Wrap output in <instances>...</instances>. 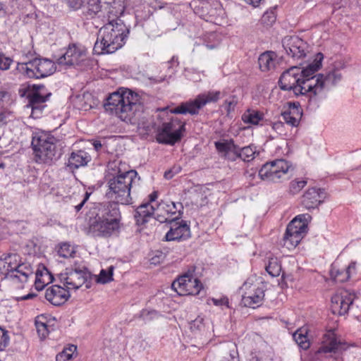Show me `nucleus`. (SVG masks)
I'll use <instances>...</instances> for the list:
<instances>
[{
    "label": "nucleus",
    "instance_id": "f257e3e1",
    "mask_svg": "<svg viewBox=\"0 0 361 361\" xmlns=\"http://www.w3.org/2000/svg\"><path fill=\"white\" fill-rule=\"evenodd\" d=\"M124 11V0H114L109 7L108 16L101 20L103 25L97 33L93 48L94 54H113L126 44L130 30L119 18Z\"/></svg>",
    "mask_w": 361,
    "mask_h": 361
},
{
    "label": "nucleus",
    "instance_id": "f03ea898",
    "mask_svg": "<svg viewBox=\"0 0 361 361\" xmlns=\"http://www.w3.org/2000/svg\"><path fill=\"white\" fill-rule=\"evenodd\" d=\"M323 54L318 53L314 60L305 68H301L293 66L285 71L279 81V87L285 91H292L298 96H305L310 98V81L311 75L314 74L321 67Z\"/></svg>",
    "mask_w": 361,
    "mask_h": 361
},
{
    "label": "nucleus",
    "instance_id": "7ed1b4c3",
    "mask_svg": "<svg viewBox=\"0 0 361 361\" xmlns=\"http://www.w3.org/2000/svg\"><path fill=\"white\" fill-rule=\"evenodd\" d=\"M105 110L126 123H133L143 111L140 96L128 89H120L113 92L104 104Z\"/></svg>",
    "mask_w": 361,
    "mask_h": 361
},
{
    "label": "nucleus",
    "instance_id": "20e7f679",
    "mask_svg": "<svg viewBox=\"0 0 361 361\" xmlns=\"http://www.w3.org/2000/svg\"><path fill=\"white\" fill-rule=\"evenodd\" d=\"M140 178L134 170H130L107 179L106 197L113 200L112 203L128 205L132 203L131 192L135 188Z\"/></svg>",
    "mask_w": 361,
    "mask_h": 361
},
{
    "label": "nucleus",
    "instance_id": "39448f33",
    "mask_svg": "<svg viewBox=\"0 0 361 361\" xmlns=\"http://www.w3.org/2000/svg\"><path fill=\"white\" fill-rule=\"evenodd\" d=\"M0 272L17 288H23L33 276L34 269L30 263L22 261L20 255L11 253L0 259Z\"/></svg>",
    "mask_w": 361,
    "mask_h": 361
},
{
    "label": "nucleus",
    "instance_id": "423d86ee",
    "mask_svg": "<svg viewBox=\"0 0 361 361\" xmlns=\"http://www.w3.org/2000/svg\"><path fill=\"white\" fill-rule=\"evenodd\" d=\"M121 215L116 203H108L100 215L90 226V231L96 236L110 237L119 232Z\"/></svg>",
    "mask_w": 361,
    "mask_h": 361
},
{
    "label": "nucleus",
    "instance_id": "0eeeda50",
    "mask_svg": "<svg viewBox=\"0 0 361 361\" xmlns=\"http://www.w3.org/2000/svg\"><path fill=\"white\" fill-rule=\"evenodd\" d=\"M56 141L54 136L44 133L33 136L31 145L37 163L50 165L58 159Z\"/></svg>",
    "mask_w": 361,
    "mask_h": 361
},
{
    "label": "nucleus",
    "instance_id": "6e6552de",
    "mask_svg": "<svg viewBox=\"0 0 361 361\" xmlns=\"http://www.w3.org/2000/svg\"><path fill=\"white\" fill-rule=\"evenodd\" d=\"M16 71L27 78H43L53 74L56 71V66L50 59L35 58L27 61L18 62Z\"/></svg>",
    "mask_w": 361,
    "mask_h": 361
},
{
    "label": "nucleus",
    "instance_id": "1a4fd4ad",
    "mask_svg": "<svg viewBox=\"0 0 361 361\" xmlns=\"http://www.w3.org/2000/svg\"><path fill=\"white\" fill-rule=\"evenodd\" d=\"M311 216L308 214L296 216L287 226L283 238V245L288 250L294 249L307 232L308 221Z\"/></svg>",
    "mask_w": 361,
    "mask_h": 361
},
{
    "label": "nucleus",
    "instance_id": "9d476101",
    "mask_svg": "<svg viewBox=\"0 0 361 361\" xmlns=\"http://www.w3.org/2000/svg\"><path fill=\"white\" fill-rule=\"evenodd\" d=\"M221 96L219 91H210L207 93L200 94L195 99L181 103L178 106L171 110L176 114L197 115L207 104L217 102Z\"/></svg>",
    "mask_w": 361,
    "mask_h": 361
},
{
    "label": "nucleus",
    "instance_id": "9b49d317",
    "mask_svg": "<svg viewBox=\"0 0 361 361\" xmlns=\"http://www.w3.org/2000/svg\"><path fill=\"white\" fill-rule=\"evenodd\" d=\"M185 130V123L178 118L164 122L159 128L156 140L159 143L173 145L179 142Z\"/></svg>",
    "mask_w": 361,
    "mask_h": 361
},
{
    "label": "nucleus",
    "instance_id": "f8f14e48",
    "mask_svg": "<svg viewBox=\"0 0 361 361\" xmlns=\"http://www.w3.org/2000/svg\"><path fill=\"white\" fill-rule=\"evenodd\" d=\"M342 75L337 71L329 72L327 74L311 75L310 84V98L319 97L330 90L341 80Z\"/></svg>",
    "mask_w": 361,
    "mask_h": 361
},
{
    "label": "nucleus",
    "instance_id": "ddd939ff",
    "mask_svg": "<svg viewBox=\"0 0 361 361\" xmlns=\"http://www.w3.org/2000/svg\"><path fill=\"white\" fill-rule=\"evenodd\" d=\"M290 166L284 159H276L264 164L259 171L263 180L277 182L288 171Z\"/></svg>",
    "mask_w": 361,
    "mask_h": 361
},
{
    "label": "nucleus",
    "instance_id": "4468645a",
    "mask_svg": "<svg viewBox=\"0 0 361 361\" xmlns=\"http://www.w3.org/2000/svg\"><path fill=\"white\" fill-rule=\"evenodd\" d=\"M172 288L180 295H196L200 293L203 286L198 279L187 273L173 282Z\"/></svg>",
    "mask_w": 361,
    "mask_h": 361
},
{
    "label": "nucleus",
    "instance_id": "2eb2a0df",
    "mask_svg": "<svg viewBox=\"0 0 361 361\" xmlns=\"http://www.w3.org/2000/svg\"><path fill=\"white\" fill-rule=\"evenodd\" d=\"M347 348L345 343L338 340L334 334H329L326 335L318 353L326 355V357L332 358L333 361H343L341 355Z\"/></svg>",
    "mask_w": 361,
    "mask_h": 361
},
{
    "label": "nucleus",
    "instance_id": "dca6fc26",
    "mask_svg": "<svg viewBox=\"0 0 361 361\" xmlns=\"http://www.w3.org/2000/svg\"><path fill=\"white\" fill-rule=\"evenodd\" d=\"M243 293L242 303L245 307L255 308L262 303L264 293L257 283H253L250 280L246 281L240 288Z\"/></svg>",
    "mask_w": 361,
    "mask_h": 361
},
{
    "label": "nucleus",
    "instance_id": "f3484780",
    "mask_svg": "<svg viewBox=\"0 0 361 361\" xmlns=\"http://www.w3.org/2000/svg\"><path fill=\"white\" fill-rule=\"evenodd\" d=\"M89 273L86 270L66 269L58 275L59 282L69 291L77 290L87 281Z\"/></svg>",
    "mask_w": 361,
    "mask_h": 361
},
{
    "label": "nucleus",
    "instance_id": "a211bd4d",
    "mask_svg": "<svg viewBox=\"0 0 361 361\" xmlns=\"http://www.w3.org/2000/svg\"><path fill=\"white\" fill-rule=\"evenodd\" d=\"M86 58L87 49L85 47L71 44L66 49L64 54L58 58L57 63L59 65L76 66L83 62Z\"/></svg>",
    "mask_w": 361,
    "mask_h": 361
},
{
    "label": "nucleus",
    "instance_id": "6ab92c4d",
    "mask_svg": "<svg viewBox=\"0 0 361 361\" xmlns=\"http://www.w3.org/2000/svg\"><path fill=\"white\" fill-rule=\"evenodd\" d=\"M183 210L181 202H173L169 199L161 200L157 204L156 219L161 223L170 221L169 217L177 214L176 217L180 218Z\"/></svg>",
    "mask_w": 361,
    "mask_h": 361
},
{
    "label": "nucleus",
    "instance_id": "aec40b11",
    "mask_svg": "<svg viewBox=\"0 0 361 361\" xmlns=\"http://www.w3.org/2000/svg\"><path fill=\"white\" fill-rule=\"evenodd\" d=\"M355 298L354 293L348 290H340L331 297V309L334 314H346Z\"/></svg>",
    "mask_w": 361,
    "mask_h": 361
},
{
    "label": "nucleus",
    "instance_id": "412c9836",
    "mask_svg": "<svg viewBox=\"0 0 361 361\" xmlns=\"http://www.w3.org/2000/svg\"><path fill=\"white\" fill-rule=\"evenodd\" d=\"M283 46L287 54L293 59H300L306 56L307 45L298 36L286 37Z\"/></svg>",
    "mask_w": 361,
    "mask_h": 361
},
{
    "label": "nucleus",
    "instance_id": "4be33fe9",
    "mask_svg": "<svg viewBox=\"0 0 361 361\" xmlns=\"http://www.w3.org/2000/svg\"><path fill=\"white\" fill-rule=\"evenodd\" d=\"M177 217L171 219L170 229L165 235L166 240H185L190 236L189 226L183 221H176Z\"/></svg>",
    "mask_w": 361,
    "mask_h": 361
},
{
    "label": "nucleus",
    "instance_id": "5701e85b",
    "mask_svg": "<svg viewBox=\"0 0 361 361\" xmlns=\"http://www.w3.org/2000/svg\"><path fill=\"white\" fill-rule=\"evenodd\" d=\"M44 89V86H39L35 91L30 92L27 96L29 105L32 109V115L35 118L40 116L43 109L47 106L46 102L51 94L47 93L44 95L42 92Z\"/></svg>",
    "mask_w": 361,
    "mask_h": 361
},
{
    "label": "nucleus",
    "instance_id": "b1692460",
    "mask_svg": "<svg viewBox=\"0 0 361 361\" xmlns=\"http://www.w3.org/2000/svg\"><path fill=\"white\" fill-rule=\"evenodd\" d=\"M157 197L158 192H152L149 195V202L142 204L137 208L135 214V219L137 225H143L148 222L152 214L154 213L156 214V209L151 204V203L156 201Z\"/></svg>",
    "mask_w": 361,
    "mask_h": 361
},
{
    "label": "nucleus",
    "instance_id": "393cba45",
    "mask_svg": "<svg viewBox=\"0 0 361 361\" xmlns=\"http://www.w3.org/2000/svg\"><path fill=\"white\" fill-rule=\"evenodd\" d=\"M326 197L323 189L311 188L305 191L302 197V205L307 210L314 209L321 204Z\"/></svg>",
    "mask_w": 361,
    "mask_h": 361
},
{
    "label": "nucleus",
    "instance_id": "a878e982",
    "mask_svg": "<svg viewBox=\"0 0 361 361\" xmlns=\"http://www.w3.org/2000/svg\"><path fill=\"white\" fill-rule=\"evenodd\" d=\"M69 290L61 285H53L47 288L45 298L52 305L59 306L70 298Z\"/></svg>",
    "mask_w": 361,
    "mask_h": 361
},
{
    "label": "nucleus",
    "instance_id": "bb28decb",
    "mask_svg": "<svg viewBox=\"0 0 361 361\" xmlns=\"http://www.w3.org/2000/svg\"><path fill=\"white\" fill-rule=\"evenodd\" d=\"M216 150L227 160L234 161L239 158V147L233 140H224L214 143Z\"/></svg>",
    "mask_w": 361,
    "mask_h": 361
},
{
    "label": "nucleus",
    "instance_id": "cd10ccee",
    "mask_svg": "<svg viewBox=\"0 0 361 361\" xmlns=\"http://www.w3.org/2000/svg\"><path fill=\"white\" fill-rule=\"evenodd\" d=\"M356 273V262H351L347 267L340 268L336 264H333L330 270L331 277L334 281L343 283L349 280L351 276Z\"/></svg>",
    "mask_w": 361,
    "mask_h": 361
},
{
    "label": "nucleus",
    "instance_id": "c85d7f7f",
    "mask_svg": "<svg viewBox=\"0 0 361 361\" xmlns=\"http://www.w3.org/2000/svg\"><path fill=\"white\" fill-rule=\"evenodd\" d=\"M258 63L263 72L274 70L278 63L277 54L271 51H265L259 56Z\"/></svg>",
    "mask_w": 361,
    "mask_h": 361
},
{
    "label": "nucleus",
    "instance_id": "c756f323",
    "mask_svg": "<svg viewBox=\"0 0 361 361\" xmlns=\"http://www.w3.org/2000/svg\"><path fill=\"white\" fill-rule=\"evenodd\" d=\"M91 160V157L84 150L73 152L68 161V166L72 169L85 166Z\"/></svg>",
    "mask_w": 361,
    "mask_h": 361
},
{
    "label": "nucleus",
    "instance_id": "7c9ffc66",
    "mask_svg": "<svg viewBox=\"0 0 361 361\" xmlns=\"http://www.w3.org/2000/svg\"><path fill=\"white\" fill-rule=\"evenodd\" d=\"M220 353L221 355V361H235L238 355L235 344L231 342L224 343L221 346Z\"/></svg>",
    "mask_w": 361,
    "mask_h": 361
},
{
    "label": "nucleus",
    "instance_id": "2f4dec72",
    "mask_svg": "<svg viewBox=\"0 0 361 361\" xmlns=\"http://www.w3.org/2000/svg\"><path fill=\"white\" fill-rule=\"evenodd\" d=\"M264 114L255 110H247L242 115V120L246 124L257 125L263 119Z\"/></svg>",
    "mask_w": 361,
    "mask_h": 361
},
{
    "label": "nucleus",
    "instance_id": "473e14b6",
    "mask_svg": "<svg viewBox=\"0 0 361 361\" xmlns=\"http://www.w3.org/2000/svg\"><path fill=\"white\" fill-rule=\"evenodd\" d=\"M307 329L301 328L298 329L293 335V339L298 346L303 350L309 348L310 343L307 336Z\"/></svg>",
    "mask_w": 361,
    "mask_h": 361
},
{
    "label": "nucleus",
    "instance_id": "72a5a7b5",
    "mask_svg": "<svg viewBox=\"0 0 361 361\" xmlns=\"http://www.w3.org/2000/svg\"><path fill=\"white\" fill-rule=\"evenodd\" d=\"M53 276L45 269L44 272H42L39 274L36 273L35 286V288L38 290H42L46 285L52 281Z\"/></svg>",
    "mask_w": 361,
    "mask_h": 361
},
{
    "label": "nucleus",
    "instance_id": "f704fd0d",
    "mask_svg": "<svg viewBox=\"0 0 361 361\" xmlns=\"http://www.w3.org/2000/svg\"><path fill=\"white\" fill-rule=\"evenodd\" d=\"M175 62V57H173L170 61L165 63L163 65L164 68H167V74H162L161 75H157L155 77L149 78V80L154 81V82H161L163 81L167 80L170 78L175 73V69L173 67V64Z\"/></svg>",
    "mask_w": 361,
    "mask_h": 361
},
{
    "label": "nucleus",
    "instance_id": "c9c22d12",
    "mask_svg": "<svg viewBox=\"0 0 361 361\" xmlns=\"http://www.w3.org/2000/svg\"><path fill=\"white\" fill-rule=\"evenodd\" d=\"M35 326L37 331L42 338H46L49 333L54 329L47 324L46 318L43 317L37 318L35 320Z\"/></svg>",
    "mask_w": 361,
    "mask_h": 361
},
{
    "label": "nucleus",
    "instance_id": "e433bc0d",
    "mask_svg": "<svg viewBox=\"0 0 361 361\" xmlns=\"http://www.w3.org/2000/svg\"><path fill=\"white\" fill-rule=\"evenodd\" d=\"M266 271L272 277L279 276L281 271V266L277 257H271L268 264L265 267Z\"/></svg>",
    "mask_w": 361,
    "mask_h": 361
},
{
    "label": "nucleus",
    "instance_id": "4c0bfd02",
    "mask_svg": "<svg viewBox=\"0 0 361 361\" xmlns=\"http://www.w3.org/2000/svg\"><path fill=\"white\" fill-rule=\"evenodd\" d=\"M302 111H297L296 113H291L288 111H285L282 113V117L285 122L291 126H298L300 122V120L302 116Z\"/></svg>",
    "mask_w": 361,
    "mask_h": 361
},
{
    "label": "nucleus",
    "instance_id": "58836bf2",
    "mask_svg": "<svg viewBox=\"0 0 361 361\" xmlns=\"http://www.w3.org/2000/svg\"><path fill=\"white\" fill-rule=\"evenodd\" d=\"M256 154L255 147L249 145L243 148L239 147V158L244 161H250L255 158Z\"/></svg>",
    "mask_w": 361,
    "mask_h": 361
},
{
    "label": "nucleus",
    "instance_id": "ea45409f",
    "mask_svg": "<svg viewBox=\"0 0 361 361\" xmlns=\"http://www.w3.org/2000/svg\"><path fill=\"white\" fill-rule=\"evenodd\" d=\"M75 350L76 346L71 345L68 348L63 349L62 352L56 356V361H68L71 360Z\"/></svg>",
    "mask_w": 361,
    "mask_h": 361
},
{
    "label": "nucleus",
    "instance_id": "a19ab883",
    "mask_svg": "<svg viewBox=\"0 0 361 361\" xmlns=\"http://www.w3.org/2000/svg\"><path fill=\"white\" fill-rule=\"evenodd\" d=\"M113 270L114 267L111 266L108 270L102 269L97 281L99 283H106L113 280Z\"/></svg>",
    "mask_w": 361,
    "mask_h": 361
},
{
    "label": "nucleus",
    "instance_id": "79ce46f5",
    "mask_svg": "<svg viewBox=\"0 0 361 361\" xmlns=\"http://www.w3.org/2000/svg\"><path fill=\"white\" fill-rule=\"evenodd\" d=\"M58 255L63 258H68L73 256L75 253L73 247L68 243H63L60 245L58 251Z\"/></svg>",
    "mask_w": 361,
    "mask_h": 361
},
{
    "label": "nucleus",
    "instance_id": "37998d69",
    "mask_svg": "<svg viewBox=\"0 0 361 361\" xmlns=\"http://www.w3.org/2000/svg\"><path fill=\"white\" fill-rule=\"evenodd\" d=\"M307 184L305 180H294L290 183V192L293 194L299 192Z\"/></svg>",
    "mask_w": 361,
    "mask_h": 361
},
{
    "label": "nucleus",
    "instance_id": "c03bdc74",
    "mask_svg": "<svg viewBox=\"0 0 361 361\" xmlns=\"http://www.w3.org/2000/svg\"><path fill=\"white\" fill-rule=\"evenodd\" d=\"M9 343L8 332L0 327V351L3 350Z\"/></svg>",
    "mask_w": 361,
    "mask_h": 361
},
{
    "label": "nucleus",
    "instance_id": "a18cd8bd",
    "mask_svg": "<svg viewBox=\"0 0 361 361\" xmlns=\"http://www.w3.org/2000/svg\"><path fill=\"white\" fill-rule=\"evenodd\" d=\"M276 21V16L273 12H266L262 17V23L271 25Z\"/></svg>",
    "mask_w": 361,
    "mask_h": 361
},
{
    "label": "nucleus",
    "instance_id": "49530a36",
    "mask_svg": "<svg viewBox=\"0 0 361 361\" xmlns=\"http://www.w3.org/2000/svg\"><path fill=\"white\" fill-rule=\"evenodd\" d=\"M13 60L8 57L5 56L4 54H0V70L6 71L8 70Z\"/></svg>",
    "mask_w": 361,
    "mask_h": 361
},
{
    "label": "nucleus",
    "instance_id": "de8ad7c7",
    "mask_svg": "<svg viewBox=\"0 0 361 361\" xmlns=\"http://www.w3.org/2000/svg\"><path fill=\"white\" fill-rule=\"evenodd\" d=\"M85 0H65L68 6L73 10L79 9L83 4Z\"/></svg>",
    "mask_w": 361,
    "mask_h": 361
},
{
    "label": "nucleus",
    "instance_id": "09e8293b",
    "mask_svg": "<svg viewBox=\"0 0 361 361\" xmlns=\"http://www.w3.org/2000/svg\"><path fill=\"white\" fill-rule=\"evenodd\" d=\"M181 171V167L180 166H174L171 169L166 171L164 173V178L166 179L172 178L176 174L178 173Z\"/></svg>",
    "mask_w": 361,
    "mask_h": 361
},
{
    "label": "nucleus",
    "instance_id": "8fccbe9b",
    "mask_svg": "<svg viewBox=\"0 0 361 361\" xmlns=\"http://www.w3.org/2000/svg\"><path fill=\"white\" fill-rule=\"evenodd\" d=\"M10 100V94L6 90L0 88V104H7Z\"/></svg>",
    "mask_w": 361,
    "mask_h": 361
},
{
    "label": "nucleus",
    "instance_id": "3c124183",
    "mask_svg": "<svg viewBox=\"0 0 361 361\" xmlns=\"http://www.w3.org/2000/svg\"><path fill=\"white\" fill-rule=\"evenodd\" d=\"M213 304L216 306H223L225 305L228 307V299L227 297H222L220 299L212 298Z\"/></svg>",
    "mask_w": 361,
    "mask_h": 361
},
{
    "label": "nucleus",
    "instance_id": "603ef678",
    "mask_svg": "<svg viewBox=\"0 0 361 361\" xmlns=\"http://www.w3.org/2000/svg\"><path fill=\"white\" fill-rule=\"evenodd\" d=\"M203 319L198 317L195 319L191 323L190 328L192 329H201L202 327H203Z\"/></svg>",
    "mask_w": 361,
    "mask_h": 361
},
{
    "label": "nucleus",
    "instance_id": "864d4df0",
    "mask_svg": "<svg viewBox=\"0 0 361 361\" xmlns=\"http://www.w3.org/2000/svg\"><path fill=\"white\" fill-rule=\"evenodd\" d=\"M288 111H290L291 113L294 112L296 113L297 111H302L299 103L295 102H289L288 103Z\"/></svg>",
    "mask_w": 361,
    "mask_h": 361
},
{
    "label": "nucleus",
    "instance_id": "5fc2aeb1",
    "mask_svg": "<svg viewBox=\"0 0 361 361\" xmlns=\"http://www.w3.org/2000/svg\"><path fill=\"white\" fill-rule=\"evenodd\" d=\"M91 193H92L91 192H87V191L85 192V197H84L83 200H82V202L75 207V209L76 212H79L82 209V207H83L84 204L89 199Z\"/></svg>",
    "mask_w": 361,
    "mask_h": 361
},
{
    "label": "nucleus",
    "instance_id": "6e6d98bb",
    "mask_svg": "<svg viewBox=\"0 0 361 361\" xmlns=\"http://www.w3.org/2000/svg\"><path fill=\"white\" fill-rule=\"evenodd\" d=\"M284 125L282 122H275L272 125V128L279 133H281L282 129L283 128Z\"/></svg>",
    "mask_w": 361,
    "mask_h": 361
},
{
    "label": "nucleus",
    "instance_id": "4d7b16f0",
    "mask_svg": "<svg viewBox=\"0 0 361 361\" xmlns=\"http://www.w3.org/2000/svg\"><path fill=\"white\" fill-rule=\"evenodd\" d=\"M151 315V318L152 317H154L155 316L157 315V312L155 311V310H151V311H149V310H143L141 312V316L144 318V319H146L147 318V315Z\"/></svg>",
    "mask_w": 361,
    "mask_h": 361
},
{
    "label": "nucleus",
    "instance_id": "13d9d810",
    "mask_svg": "<svg viewBox=\"0 0 361 361\" xmlns=\"http://www.w3.org/2000/svg\"><path fill=\"white\" fill-rule=\"evenodd\" d=\"M10 115L9 112L1 111L0 112V123L5 124L7 122L8 116Z\"/></svg>",
    "mask_w": 361,
    "mask_h": 361
},
{
    "label": "nucleus",
    "instance_id": "bf43d9fd",
    "mask_svg": "<svg viewBox=\"0 0 361 361\" xmlns=\"http://www.w3.org/2000/svg\"><path fill=\"white\" fill-rule=\"evenodd\" d=\"M225 104H226V111L228 113H229L230 111H231V110L233 109L235 105V102L234 100H232V101H228L226 100L225 102Z\"/></svg>",
    "mask_w": 361,
    "mask_h": 361
},
{
    "label": "nucleus",
    "instance_id": "052dcab7",
    "mask_svg": "<svg viewBox=\"0 0 361 361\" xmlns=\"http://www.w3.org/2000/svg\"><path fill=\"white\" fill-rule=\"evenodd\" d=\"M135 18L139 20H144L149 17V11L146 13L144 16L141 14V11L138 9H136L135 11Z\"/></svg>",
    "mask_w": 361,
    "mask_h": 361
},
{
    "label": "nucleus",
    "instance_id": "680f3d73",
    "mask_svg": "<svg viewBox=\"0 0 361 361\" xmlns=\"http://www.w3.org/2000/svg\"><path fill=\"white\" fill-rule=\"evenodd\" d=\"M219 45V41L218 39H216L213 43L210 44L209 42H207L205 44V46L209 49H215Z\"/></svg>",
    "mask_w": 361,
    "mask_h": 361
},
{
    "label": "nucleus",
    "instance_id": "e2e57ef3",
    "mask_svg": "<svg viewBox=\"0 0 361 361\" xmlns=\"http://www.w3.org/2000/svg\"><path fill=\"white\" fill-rule=\"evenodd\" d=\"M247 4L257 6L262 0H244Z\"/></svg>",
    "mask_w": 361,
    "mask_h": 361
},
{
    "label": "nucleus",
    "instance_id": "0e129e2a",
    "mask_svg": "<svg viewBox=\"0 0 361 361\" xmlns=\"http://www.w3.org/2000/svg\"><path fill=\"white\" fill-rule=\"evenodd\" d=\"M35 296V294H33V293H29V294H27V295H24V296L21 297L20 299L21 300H30V299H31V298H34Z\"/></svg>",
    "mask_w": 361,
    "mask_h": 361
},
{
    "label": "nucleus",
    "instance_id": "69168bd1",
    "mask_svg": "<svg viewBox=\"0 0 361 361\" xmlns=\"http://www.w3.org/2000/svg\"><path fill=\"white\" fill-rule=\"evenodd\" d=\"M102 143L99 141H95L94 142V147L97 150L99 149L102 147Z\"/></svg>",
    "mask_w": 361,
    "mask_h": 361
},
{
    "label": "nucleus",
    "instance_id": "338daca9",
    "mask_svg": "<svg viewBox=\"0 0 361 361\" xmlns=\"http://www.w3.org/2000/svg\"><path fill=\"white\" fill-rule=\"evenodd\" d=\"M6 11L4 9L3 5L0 4V18L5 16Z\"/></svg>",
    "mask_w": 361,
    "mask_h": 361
},
{
    "label": "nucleus",
    "instance_id": "774afa93",
    "mask_svg": "<svg viewBox=\"0 0 361 361\" xmlns=\"http://www.w3.org/2000/svg\"><path fill=\"white\" fill-rule=\"evenodd\" d=\"M216 35L215 33H211V34H209V38L214 39H216Z\"/></svg>",
    "mask_w": 361,
    "mask_h": 361
}]
</instances>
